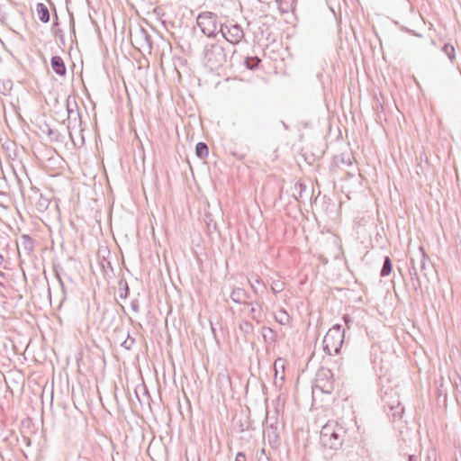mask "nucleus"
Returning a JSON list of instances; mask_svg holds the SVG:
<instances>
[{
    "mask_svg": "<svg viewBox=\"0 0 461 461\" xmlns=\"http://www.w3.org/2000/svg\"><path fill=\"white\" fill-rule=\"evenodd\" d=\"M346 433L341 424L329 423L322 427L321 440L324 447L335 449L342 445L341 438Z\"/></svg>",
    "mask_w": 461,
    "mask_h": 461,
    "instance_id": "f257e3e1",
    "label": "nucleus"
},
{
    "mask_svg": "<svg viewBox=\"0 0 461 461\" xmlns=\"http://www.w3.org/2000/svg\"><path fill=\"white\" fill-rule=\"evenodd\" d=\"M35 12H36V16L40 21H41L43 23H47L50 20V13L45 5L38 4L36 5Z\"/></svg>",
    "mask_w": 461,
    "mask_h": 461,
    "instance_id": "0eeeda50",
    "label": "nucleus"
},
{
    "mask_svg": "<svg viewBox=\"0 0 461 461\" xmlns=\"http://www.w3.org/2000/svg\"><path fill=\"white\" fill-rule=\"evenodd\" d=\"M204 59L212 68H220L227 61V54L223 46L220 43H213L206 46Z\"/></svg>",
    "mask_w": 461,
    "mask_h": 461,
    "instance_id": "7ed1b4c3",
    "label": "nucleus"
},
{
    "mask_svg": "<svg viewBox=\"0 0 461 461\" xmlns=\"http://www.w3.org/2000/svg\"><path fill=\"white\" fill-rule=\"evenodd\" d=\"M251 61H255V64L258 65V63L260 61L258 59L255 58V59H250Z\"/></svg>",
    "mask_w": 461,
    "mask_h": 461,
    "instance_id": "ddd939ff",
    "label": "nucleus"
},
{
    "mask_svg": "<svg viewBox=\"0 0 461 461\" xmlns=\"http://www.w3.org/2000/svg\"><path fill=\"white\" fill-rule=\"evenodd\" d=\"M392 263L389 258H386L381 271L383 276H388L392 272Z\"/></svg>",
    "mask_w": 461,
    "mask_h": 461,
    "instance_id": "1a4fd4ad",
    "label": "nucleus"
},
{
    "mask_svg": "<svg viewBox=\"0 0 461 461\" xmlns=\"http://www.w3.org/2000/svg\"><path fill=\"white\" fill-rule=\"evenodd\" d=\"M444 50L446 53H447V55L449 57H451V55L454 53L455 50H454V47L449 45V44H447L444 46Z\"/></svg>",
    "mask_w": 461,
    "mask_h": 461,
    "instance_id": "9b49d317",
    "label": "nucleus"
},
{
    "mask_svg": "<svg viewBox=\"0 0 461 461\" xmlns=\"http://www.w3.org/2000/svg\"><path fill=\"white\" fill-rule=\"evenodd\" d=\"M344 339L343 330L339 325L330 329L323 338V348L329 354L338 353Z\"/></svg>",
    "mask_w": 461,
    "mask_h": 461,
    "instance_id": "f03ea898",
    "label": "nucleus"
},
{
    "mask_svg": "<svg viewBox=\"0 0 461 461\" xmlns=\"http://www.w3.org/2000/svg\"><path fill=\"white\" fill-rule=\"evenodd\" d=\"M195 152L196 155L201 158H206L209 154L208 148L203 142H199L196 144Z\"/></svg>",
    "mask_w": 461,
    "mask_h": 461,
    "instance_id": "6e6552de",
    "label": "nucleus"
},
{
    "mask_svg": "<svg viewBox=\"0 0 461 461\" xmlns=\"http://www.w3.org/2000/svg\"><path fill=\"white\" fill-rule=\"evenodd\" d=\"M248 64H249V66H250V68H253L256 65L255 61H251V65H250L249 60H248Z\"/></svg>",
    "mask_w": 461,
    "mask_h": 461,
    "instance_id": "4468645a",
    "label": "nucleus"
},
{
    "mask_svg": "<svg viewBox=\"0 0 461 461\" xmlns=\"http://www.w3.org/2000/svg\"><path fill=\"white\" fill-rule=\"evenodd\" d=\"M285 359L284 358H277L276 361H275V368H276V372H277V368L280 367L281 369H285Z\"/></svg>",
    "mask_w": 461,
    "mask_h": 461,
    "instance_id": "9d476101",
    "label": "nucleus"
},
{
    "mask_svg": "<svg viewBox=\"0 0 461 461\" xmlns=\"http://www.w3.org/2000/svg\"><path fill=\"white\" fill-rule=\"evenodd\" d=\"M235 461H246V456L243 453L239 452L236 455Z\"/></svg>",
    "mask_w": 461,
    "mask_h": 461,
    "instance_id": "f8f14e48",
    "label": "nucleus"
},
{
    "mask_svg": "<svg viewBox=\"0 0 461 461\" xmlns=\"http://www.w3.org/2000/svg\"><path fill=\"white\" fill-rule=\"evenodd\" d=\"M197 24L208 37L214 36L218 29L217 16L210 12H203L197 17Z\"/></svg>",
    "mask_w": 461,
    "mask_h": 461,
    "instance_id": "20e7f679",
    "label": "nucleus"
},
{
    "mask_svg": "<svg viewBox=\"0 0 461 461\" xmlns=\"http://www.w3.org/2000/svg\"><path fill=\"white\" fill-rule=\"evenodd\" d=\"M221 31L226 41L232 44L239 43L244 37L243 30L238 24H226Z\"/></svg>",
    "mask_w": 461,
    "mask_h": 461,
    "instance_id": "39448f33",
    "label": "nucleus"
},
{
    "mask_svg": "<svg viewBox=\"0 0 461 461\" xmlns=\"http://www.w3.org/2000/svg\"><path fill=\"white\" fill-rule=\"evenodd\" d=\"M50 66L56 74L59 76H64L66 74V66L61 57L53 56L50 60Z\"/></svg>",
    "mask_w": 461,
    "mask_h": 461,
    "instance_id": "423d86ee",
    "label": "nucleus"
}]
</instances>
